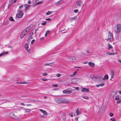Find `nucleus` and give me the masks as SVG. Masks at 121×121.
I'll return each instance as SVG.
<instances>
[{"mask_svg":"<svg viewBox=\"0 0 121 121\" xmlns=\"http://www.w3.org/2000/svg\"><path fill=\"white\" fill-rule=\"evenodd\" d=\"M115 32L117 33H120L121 30V25L120 24H117L115 26Z\"/></svg>","mask_w":121,"mask_h":121,"instance_id":"f257e3e1","label":"nucleus"},{"mask_svg":"<svg viewBox=\"0 0 121 121\" xmlns=\"http://www.w3.org/2000/svg\"><path fill=\"white\" fill-rule=\"evenodd\" d=\"M83 4L82 1L81 0H79L76 2L75 6L76 8H79L82 6Z\"/></svg>","mask_w":121,"mask_h":121,"instance_id":"f03ea898","label":"nucleus"},{"mask_svg":"<svg viewBox=\"0 0 121 121\" xmlns=\"http://www.w3.org/2000/svg\"><path fill=\"white\" fill-rule=\"evenodd\" d=\"M113 33L112 32L109 31L108 34V39H107V40L111 41L113 40Z\"/></svg>","mask_w":121,"mask_h":121,"instance_id":"7ed1b4c3","label":"nucleus"},{"mask_svg":"<svg viewBox=\"0 0 121 121\" xmlns=\"http://www.w3.org/2000/svg\"><path fill=\"white\" fill-rule=\"evenodd\" d=\"M23 15V11L21 10L18 11V13L16 15V17L18 18H20L22 17Z\"/></svg>","mask_w":121,"mask_h":121,"instance_id":"20e7f679","label":"nucleus"},{"mask_svg":"<svg viewBox=\"0 0 121 121\" xmlns=\"http://www.w3.org/2000/svg\"><path fill=\"white\" fill-rule=\"evenodd\" d=\"M55 102L58 103H62L64 102L62 98H56L55 99Z\"/></svg>","mask_w":121,"mask_h":121,"instance_id":"39448f33","label":"nucleus"},{"mask_svg":"<svg viewBox=\"0 0 121 121\" xmlns=\"http://www.w3.org/2000/svg\"><path fill=\"white\" fill-rule=\"evenodd\" d=\"M82 91V92H89V90L88 88H82L81 89Z\"/></svg>","mask_w":121,"mask_h":121,"instance_id":"423d86ee","label":"nucleus"},{"mask_svg":"<svg viewBox=\"0 0 121 121\" xmlns=\"http://www.w3.org/2000/svg\"><path fill=\"white\" fill-rule=\"evenodd\" d=\"M67 59L69 60H75V58L73 56H71L70 57H67Z\"/></svg>","mask_w":121,"mask_h":121,"instance_id":"0eeeda50","label":"nucleus"},{"mask_svg":"<svg viewBox=\"0 0 121 121\" xmlns=\"http://www.w3.org/2000/svg\"><path fill=\"white\" fill-rule=\"evenodd\" d=\"M24 5L25 8V11H26L30 8V5L27 4H25Z\"/></svg>","mask_w":121,"mask_h":121,"instance_id":"6e6552de","label":"nucleus"},{"mask_svg":"<svg viewBox=\"0 0 121 121\" xmlns=\"http://www.w3.org/2000/svg\"><path fill=\"white\" fill-rule=\"evenodd\" d=\"M39 110L40 111L42 112V113L44 114V115L47 116L48 115V113L46 111L43 110L42 109H40Z\"/></svg>","mask_w":121,"mask_h":121,"instance_id":"1a4fd4ad","label":"nucleus"},{"mask_svg":"<svg viewBox=\"0 0 121 121\" xmlns=\"http://www.w3.org/2000/svg\"><path fill=\"white\" fill-rule=\"evenodd\" d=\"M71 91L64 90L63 92L64 93L70 94L71 93Z\"/></svg>","mask_w":121,"mask_h":121,"instance_id":"9d476101","label":"nucleus"},{"mask_svg":"<svg viewBox=\"0 0 121 121\" xmlns=\"http://www.w3.org/2000/svg\"><path fill=\"white\" fill-rule=\"evenodd\" d=\"M28 43H26L25 46V49L28 52H30V51L28 50Z\"/></svg>","mask_w":121,"mask_h":121,"instance_id":"9b49d317","label":"nucleus"},{"mask_svg":"<svg viewBox=\"0 0 121 121\" xmlns=\"http://www.w3.org/2000/svg\"><path fill=\"white\" fill-rule=\"evenodd\" d=\"M8 53V52H3L2 53L0 54V57L1 56L7 54Z\"/></svg>","mask_w":121,"mask_h":121,"instance_id":"f8f14e48","label":"nucleus"},{"mask_svg":"<svg viewBox=\"0 0 121 121\" xmlns=\"http://www.w3.org/2000/svg\"><path fill=\"white\" fill-rule=\"evenodd\" d=\"M88 64L90 66L92 67H94L95 65L94 63L91 62H89Z\"/></svg>","mask_w":121,"mask_h":121,"instance_id":"ddd939ff","label":"nucleus"},{"mask_svg":"<svg viewBox=\"0 0 121 121\" xmlns=\"http://www.w3.org/2000/svg\"><path fill=\"white\" fill-rule=\"evenodd\" d=\"M78 108L76 111V113L78 115H80L81 114V112L78 110Z\"/></svg>","mask_w":121,"mask_h":121,"instance_id":"4468645a","label":"nucleus"},{"mask_svg":"<svg viewBox=\"0 0 121 121\" xmlns=\"http://www.w3.org/2000/svg\"><path fill=\"white\" fill-rule=\"evenodd\" d=\"M9 116L11 118H14L15 117L14 114L13 113H11L10 114Z\"/></svg>","mask_w":121,"mask_h":121,"instance_id":"2eb2a0df","label":"nucleus"},{"mask_svg":"<svg viewBox=\"0 0 121 121\" xmlns=\"http://www.w3.org/2000/svg\"><path fill=\"white\" fill-rule=\"evenodd\" d=\"M108 77L107 75H105L104 77L103 78V80H105L106 79H108Z\"/></svg>","mask_w":121,"mask_h":121,"instance_id":"dca6fc26","label":"nucleus"},{"mask_svg":"<svg viewBox=\"0 0 121 121\" xmlns=\"http://www.w3.org/2000/svg\"><path fill=\"white\" fill-rule=\"evenodd\" d=\"M73 20H78V18L77 17L75 16L74 17L72 18L71 19V21H73Z\"/></svg>","mask_w":121,"mask_h":121,"instance_id":"f3484780","label":"nucleus"},{"mask_svg":"<svg viewBox=\"0 0 121 121\" xmlns=\"http://www.w3.org/2000/svg\"><path fill=\"white\" fill-rule=\"evenodd\" d=\"M62 3L63 1L61 0H60L56 2V5H59L60 4Z\"/></svg>","mask_w":121,"mask_h":121,"instance_id":"a211bd4d","label":"nucleus"},{"mask_svg":"<svg viewBox=\"0 0 121 121\" xmlns=\"http://www.w3.org/2000/svg\"><path fill=\"white\" fill-rule=\"evenodd\" d=\"M33 33H32V34H30V35L28 37V39H27V41L28 40H29V39H32V35H33Z\"/></svg>","mask_w":121,"mask_h":121,"instance_id":"6ab92c4d","label":"nucleus"},{"mask_svg":"<svg viewBox=\"0 0 121 121\" xmlns=\"http://www.w3.org/2000/svg\"><path fill=\"white\" fill-rule=\"evenodd\" d=\"M111 78L110 79V80H111L112 78H113V70L112 71H111Z\"/></svg>","mask_w":121,"mask_h":121,"instance_id":"aec40b11","label":"nucleus"},{"mask_svg":"<svg viewBox=\"0 0 121 121\" xmlns=\"http://www.w3.org/2000/svg\"><path fill=\"white\" fill-rule=\"evenodd\" d=\"M22 33H23L24 35H25V36L26 35L27 33V30H24L22 32Z\"/></svg>","mask_w":121,"mask_h":121,"instance_id":"412c9836","label":"nucleus"},{"mask_svg":"<svg viewBox=\"0 0 121 121\" xmlns=\"http://www.w3.org/2000/svg\"><path fill=\"white\" fill-rule=\"evenodd\" d=\"M108 49L109 50L111 48H112V46L110 45L108 43Z\"/></svg>","mask_w":121,"mask_h":121,"instance_id":"4be33fe9","label":"nucleus"},{"mask_svg":"<svg viewBox=\"0 0 121 121\" xmlns=\"http://www.w3.org/2000/svg\"><path fill=\"white\" fill-rule=\"evenodd\" d=\"M83 98L85 99H89V97L87 96H84L82 97Z\"/></svg>","mask_w":121,"mask_h":121,"instance_id":"5701e85b","label":"nucleus"},{"mask_svg":"<svg viewBox=\"0 0 121 121\" xmlns=\"http://www.w3.org/2000/svg\"><path fill=\"white\" fill-rule=\"evenodd\" d=\"M91 78L94 80H96V77L94 76H91Z\"/></svg>","mask_w":121,"mask_h":121,"instance_id":"b1692460","label":"nucleus"},{"mask_svg":"<svg viewBox=\"0 0 121 121\" xmlns=\"http://www.w3.org/2000/svg\"><path fill=\"white\" fill-rule=\"evenodd\" d=\"M25 110L26 111V112H30L31 110L30 109H25Z\"/></svg>","mask_w":121,"mask_h":121,"instance_id":"393cba45","label":"nucleus"},{"mask_svg":"<svg viewBox=\"0 0 121 121\" xmlns=\"http://www.w3.org/2000/svg\"><path fill=\"white\" fill-rule=\"evenodd\" d=\"M23 34V33H22V34L20 36V38L21 39L22 38H23V37L25 36V35H24Z\"/></svg>","mask_w":121,"mask_h":121,"instance_id":"a878e982","label":"nucleus"},{"mask_svg":"<svg viewBox=\"0 0 121 121\" xmlns=\"http://www.w3.org/2000/svg\"><path fill=\"white\" fill-rule=\"evenodd\" d=\"M115 99L116 100H117L120 99L119 98V96L117 95L115 97Z\"/></svg>","mask_w":121,"mask_h":121,"instance_id":"bb28decb","label":"nucleus"},{"mask_svg":"<svg viewBox=\"0 0 121 121\" xmlns=\"http://www.w3.org/2000/svg\"><path fill=\"white\" fill-rule=\"evenodd\" d=\"M108 55H113V53H110L109 52H107L106 53Z\"/></svg>","mask_w":121,"mask_h":121,"instance_id":"cd10ccee","label":"nucleus"},{"mask_svg":"<svg viewBox=\"0 0 121 121\" xmlns=\"http://www.w3.org/2000/svg\"><path fill=\"white\" fill-rule=\"evenodd\" d=\"M9 20L11 21H14V20L12 17H10L9 18Z\"/></svg>","mask_w":121,"mask_h":121,"instance_id":"c85d7f7f","label":"nucleus"},{"mask_svg":"<svg viewBox=\"0 0 121 121\" xmlns=\"http://www.w3.org/2000/svg\"><path fill=\"white\" fill-rule=\"evenodd\" d=\"M52 13V12L51 11H48V12L46 13V14L47 15H49Z\"/></svg>","mask_w":121,"mask_h":121,"instance_id":"c756f323","label":"nucleus"},{"mask_svg":"<svg viewBox=\"0 0 121 121\" xmlns=\"http://www.w3.org/2000/svg\"><path fill=\"white\" fill-rule=\"evenodd\" d=\"M117 104L120 103L121 102V99H119L117 100Z\"/></svg>","mask_w":121,"mask_h":121,"instance_id":"7c9ffc66","label":"nucleus"},{"mask_svg":"<svg viewBox=\"0 0 121 121\" xmlns=\"http://www.w3.org/2000/svg\"><path fill=\"white\" fill-rule=\"evenodd\" d=\"M96 80H97V79H100L101 78H103L102 77V76H101V77H96Z\"/></svg>","mask_w":121,"mask_h":121,"instance_id":"2f4dec72","label":"nucleus"},{"mask_svg":"<svg viewBox=\"0 0 121 121\" xmlns=\"http://www.w3.org/2000/svg\"><path fill=\"white\" fill-rule=\"evenodd\" d=\"M30 30V28L29 27H28L26 29H25V30H27V32H28V31Z\"/></svg>","mask_w":121,"mask_h":121,"instance_id":"473e14b6","label":"nucleus"},{"mask_svg":"<svg viewBox=\"0 0 121 121\" xmlns=\"http://www.w3.org/2000/svg\"><path fill=\"white\" fill-rule=\"evenodd\" d=\"M28 82H20V83L21 84H25L28 83Z\"/></svg>","mask_w":121,"mask_h":121,"instance_id":"72a5a7b5","label":"nucleus"},{"mask_svg":"<svg viewBox=\"0 0 121 121\" xmlns=\"http://www.w3.org/2000/svg\"><path fill=\"white\" fill-rule=\"evenodd\" d=\"M77 91H78L79 90V88L78 87H73Z\"/></svg>","mask_w":121,"mask_h":121,"instance_id":"f704fd0d","label":"nucleus"},{"mask_svg":"<svg viewBox=\"0 0 121 121\" xmlns=\"http://www.w3.org/2000/svg\"><path fill=\"white\" fill-rule=\"evenodd\" d=\"M47 73H42V75L43 76H47Z\"/></svg>","mask_w":121,"mask_h":121,"instance_id":"c9c22d12","label":"nucleus"},{"mask_svg":"<svg viewBox=\"0 0 121 121\" xmlns=\"http://www.w3.org/2000/svg\"><path fill=\"white\" fill-rule=\"evenodd\" d=\"M52 63H50L49 64L48 63H46L44 65V66H47V65H50L52 64Z\"/></svg>","mask_w":121,"mask_h":121,"instance_id":"e433bc0d","label":"nucleus"},{"mask_svg":"<svg viewBox=\"0 0 121 121\" xmlns=\"http://www.w3.org/2000/svg\"><path fill=\"white\" fill-rule=\"evenodd\" d=\"M74 12L76 13H77L78 12V9L75 10Z\"/></svg>","mask_w":121,"mask_h":121,"instance_id":"4c0bfd02","label":"nucleus"},{"mask_svg":"<svg viewBox=\"0 0 121 121\" xmlns=\"http://www.w3.org/2000/svg\"><path fill=\"white\" fill-rule=\"evenodd\" d=\"M77 73V72L76 71L72 75V76L73 77L74 76L75 74H76Z\"/></svg>","mask_w":121,"mask_h":121,"instance_id":"58836bf2","label":"nucleus"},{"mask_svg":"<svg viewBox=\"0 0 121 121\" xmlns=\"http://www.w3.org/2000/svg\"><path fill=\"white\" fill-rule=\"evenodd\" d=\"M42 3V2L41 1L37 3V4H36V5H38L40 4H41Z\"/></svg>","mask_w":121,"mask_h":121,"instance_id":"ea45409f","label":"nucleus"},{"mask_svg":"<svg viewBox=\"0 0 121 121\" xmlns=\"http://www.w3.org/2000/svg\"><path fill=\"white\" fill-rule=\"evenodd\" d=\"M61 75L60 74H58L56 75V76L59 77H60Z\"/></svg>","mask_w":121,"mask_h":121,"instance_id":"a19ab883","label":"nucleus"},{"mask_svg":"<svg viewBox=\"0 0 121 121\" xmlns=\"http://www.w3.org/2000/svg\"><path fill=\"white\" fill-rule=\"evenodd\" d=\"M46 22H47L46 21L45 22L42 23L41 24L42 25H45L46 24Z\"/></svg>","mask_w":121,"mask_h":121,"instance_id":"79ce46f5","label":"nucleus"},{"mask_svg":"<svg viewBox=\"0 0 121 121\" xmlns=\"http://www.w3.org/2000/svg\"><path fill=\"white\" fill-rule=\"evenodd\" d=\"M35 39L31 41V44H33L34 42H35Z\"/></svg>","mask_w":121,"mask_h":121,"instance_id":"37998d69","label":"nucleus"},{"mask_svg":"<svg viewBox=\"0 0 121 121\" xmlns=\"http://www.w3.org/2000/svg\"><path fill=\"white\" fill-rule=\"evenodd\" d=\"M41 79L42 81H46L47 80V79H45L43 78H42Z\"/></svg>","mask_w":121,"mask_h":121,"instance_id":"c03bdc74","label":"nucleus"},{"mask_svg":"<svg viewBox=\"0 0 121 121\" xmlns=\"http://www.w3.org/2000/svg\"><path fill=\"white\" fill-rule=\"evenodd\" d=\"M109 115L111 117H112L113 116V114L112 113H110L109 114Z\"/></svg>","mask_w":121,"mask_h":121,"instance_id":"a18cd8bd","label":"nucleus"},{"mask_svg":"<svg viewBox=\"0 0 121 121\" xmlns=\"http://www.w3.org/2000/svg\"><path fill=\"white\" fill-rule=\"evenodd\" d=\"M23 7V6L22 5H20L19 7V8H22Z\"/></svg>","mask_w":121,"mask_h":121,"instance_id":"49530a36","label":"nucleus"},{"mask_svg":"<svg viewBox=\"0 0 121 121\" xmlns=\"http://www.w3.org/2000/svg\"><path fill=\"white\" fill-rule=\"evenodd\" d=\"M100 84V86H103L104 85V83H102Z\"/></svg>","mask_w":121,"mask_h":121,"instance_id":"de8ad7c7","label":"nucleus"},{"mask_svg":"<svg viewBox=\"0 0 121 121\" xmlns=\"http://www.w3.org/2000/svg\"><path fill=\"white\" fill-rule=\"evenodd\" d=\"M52 86H53L55 87H57L58 86V85L57 84H56L55 85H52Z\"/></svg>","mask_w":121,"mask_h":121,"instance_id":"09e8293b","label":"nucleus"},{"mask_svg":"<svg viewBox=\"0 0 121 121\" xmlns=\"http://www.w3.org/2000/svg\"><path fill=\"white\" fill-rule=\"evenodd\" d=\"M50 32V31H47L46 32V33L47 34H48Z\"/></svg>","mask_w":121,"mask_h":121,"instance_id":"8fccbe9b","label":"nucleus"},{"mask_svg":"<svg viewBox=\"0 0 121 121\" xmlns=\"http://www.w3.org/2000/svg\"><path fill=\"white\" fill-rule=\"evenodd\" d=\"M69 115L71 116V117H73V115H72V113H70L69 114Z\"/></svg>","mask_w":121,"mask_h":121,"instance_id":"3c124183","label":"nucleus"},{"mask_svg":"<svg viewBox=\"0 0 121 121\" xmlns=\"http://www.w3.org/2000/svg\"><path fill=\"white\" fill-rule=\"evenodd\" d=\"M28 4H30L31 3V1L30 0H29L28 2Z\"/></svg>","mask_w":121,"mask_h":121,"instance_id":"603ef678","label":"nucleus"},{"mask_svg":"<svg viewBox=\"0 0 121 121\" xmlns=\"http://www.w3.org/2000/svg\"><path fill=\"white\" fill-rule=\"evenodd\" d=\"M96 86L97 87H99V86H100V84H98V85H96Z\"/></svg>","mask_w":121,"mask_h":121,"instance_id":"864d4df0","label":"nucleus"},{"mask_svg":"<svg viewBox=\"0 0 121 121\" xmlns=\"http://www.w3.org/2000/svg\"><path fill=\"white\" fill-rule=\"evenodd\" d=\"M50 18H46V20L47 21H48L50 20Z\"/></svg>","mask_w":121,"mask_h":121,"instance_id":"5fc2aeb1","label":"nucleus"},{"mask_svg":"<svg viewBox=\"0 0 121 121\" xmlns=\"http://www.w3.org/2000/svg\"><path fill=\"white\" fill-rule=\"evenodd\" d=\"M74 68H81V67H77L76 66H74Z\"/></svg>","mask_w":121,"mask_h":121,"instance_id":"6e6d98bb","label":"nucleus"},{"mask_svg":"<svg viewBox=\"0 0 121 121\" xmlns=\"http://www.w3.org/2000/svg\"><path fill=\"white\" fill-rule=\"evenodd\" d=\"M88 62L87 61H85L83 62V63L84 64H86Z\"/></svg>","mask_w":121,"mask_h":121,"instance_id":"4d7b16f0","label":"nucleus"},{"mask_svg":"<svg viewBox=\"0 0 121 121\" xmlns=\"http://www.w3.org/2000/svg\"><path fill=\"white\" fill-rule=\"evenodd\" d=\"M20 104L21 105H24V106L25 105V104H24V103H21Z\"/></svg>","mask_w":121,"mask_h":121,"instance_id":"13d9d810","label":"nucleus"},{"mask_svg":"<svg viewBox=\"0 0 121 121\" xmlns=\"http://www.w3.org/2000/svg\"><path fill=\"white\" fill-rule=\"evenodd\" d=\"M62 121H66V120L65 118H64L63 120Z\"/></svg>","mask_w":121,"mask_h":121,"instance_id":"bf43d9fd","label":"nucleus"},{"mask_svg":"<svg viewBox=\"0 0 121 121\" xmlns=\"http://www.w3.org/2000/svg\"><path fill=\"white\" fill-rule=\"evenodd\" d=\"M118 61L120 63H121V60L119 59L118 60Z\"/></svg>","mask_w":121,"mask_h":121,"instance_id":"052dcab7","label":"nucleus"},{"mask_svg":"<svg viewBox=\"0 0 121 121\" xmlns=\"http://www.w3.org/2000/svg\"><path fill=\"white\" fill-rule=\"evenodd\" d=\"M17 0H14L13 1V2L14 3H15L16 2Z\"/></svg>","mask_w":121,"mask_h":121,"instance_id":"680f3d73","label":"nucleus"},{"mask_svg":"<svg viewBox=\"0 0 121 121\" xmlns=\"http://www.w3.org/2000/svg\"><path fill=\"white\" fill-rule=\"evenodd\" d=\"M75 120L76 121H78V118H75Z\"/></svg>","mask_w":121,"mask_h":121,"instance_id":"e2e57ef3","label":"nucleus"},{"mask_svg":"<svg viewBox=\"0 0 121 121\" xmlns=\"http://www.w3.org/2000/svg\"><path fill=\"white\" fill-rule=\"evenodd\" d=\"M87 52L88 53H90V51H87Z\"/></svg>","mask_w":121,"mask_h":121,"instance_id":"0e129e2a","label":"nucleus"},{"mask_svg":"<svg viewBox=\"0 0 121 121\" xmlns=\"http://www.w3.org/2000/svg\"><path fill=\"white\" fill-rule=\"evenodd\" d=\"M8 48H12L11 46H9L8 47Z\"/></svg>","mask_w":121,"mask_h":121,"instance_id":"69168bd1","label":"nucleus"},{"mask_svg":"<svg viewBox=\"0 0 121 121\" xmlns=\"http://www.w3.org/2000/svg\"><path fill=\"white\" fill-rule=\"evenodd\" d=\"M13 0H10L9 2L10 3H12Z\"/></svg>","mask_w":121,"mask_h":121,"instance_id":"338daca9","label":"nucleus"},{"mask_svg":"<svg viewBox=\"0 0 121 121\" xmlns=\"http://www.w3.org/2000/svg\"><path fill=\"white\" fill-rule=\"evenodd\" d=\"M119 93L120 94H121V91H119Z\"/></svg>","mask_w":121,"mask_h":121,"instance_id":"774afa93","label":"nucleus"}]
</instances>
